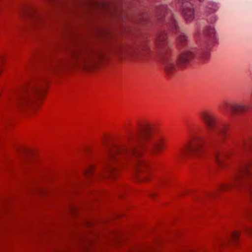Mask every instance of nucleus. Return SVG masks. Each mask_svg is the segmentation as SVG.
I'll list each match as a JSON object with an SVG mask.
<instances>
[{
    "label": "nucleus",
    "instance_id": "nucleus-1",
    "mask_svg": "<svg viewBox=\"0 0 252 252\" xmlns=\"http://www.w3.org/2000/svg\"><path fill=\"white\" fill-rule=\"evenodd\" d=\"M133 154V151L129 148L123 147L119 149L112 151L109 154L107 159V167L106 173L99 172L94 175L95 165L89 164L83 170L84 177H78L74 179L72 183V187L75 188H85L92 184H96L100 182L105 176L110 178H114L117 172V169L114 163L121 159H126Z\"/></svg>",
    "mask_w": 252,
    "mask_h": 252
},
{
    "label": "nucleus",
    "instance_id": "nucleus-23",
    "mask_svg": "<svg viewBox=\"0 0 252 252\" xmlns=\"http://www.w3.org/2000/svg\"><path fill=\"white\" fill-rule=\"evenodd\" d=\"M163 10V11H164V10H166V7H165V6H163V10Z\"/></svg>",
    "mask_w": 252,
    "mask_h": 252
},
{
    "label": "nucleus",
    "instance_id": "nucleus-12",
    "mask_svg": "<svg viewBox=\"0 0 252 252\" xmlns=\"http://www.w3.org/2000/svg\"><path fill=\"white\" fill-rule=\"evenodd\" d=\"M205 34L208 38V44L209 46L216 43L217 41V36L213 26H211L206 29Z\"/></svg>",
    "mask_w": 252,
    "mask_h": 252
},
{
    "label": "nucleus",
    "instance_id": "nucleus-20",
    "mask_svg": "<svg viewBox=\"0 0 252 252\" xmlns=\"http://www.w3.org/2000/svg\"><path fill=\"white\" fill-rule=\"evenodd\" d=\"M209 56H210L209 53L208 51H206L203 53V54L202 55L201 58L203 60L205 61H207L209 59Z\"/></svg>",
    "mask_w": 252,
    "mask_h": 252
},
{
    "label": "nucleus",
    "instance_id": "nucleus-8",
    "mask_svg": "<svg viewBox=\"0 0 252 252\" xmlns=\"http://www.w3.org/2000/svg\"><path fill=\"white\" fill-rule=\"evenodd\" d=\"M240 234V232L235 231L231 234V238H229L228 240L226 241L219 240L214 242L213 243V249H215L216 247L220 248L227 244H229L232 242L236 243Z\"/></svg>",
    "mask_w": 252,
    "mask_h": 252
},
{
    "label": "nucleus",
    "instance_id": "nucleus-22",
    "mask_svg": "<svg viewBox=\"0 0 252 252\" xmlns=\"http://www.w3.org/2000/svg\"><path fill=\"white\" fill-rule=\"evenodd\" d=\"M220 134H222V135H224L225 134V131H224V130L222 129H220Z\"/></svg>",
    "mask_w": 252,
    "mask_h": 252
},
{
    "label": "nucleus",
    "instance_id": "nucleus-19",
    "mask_svg": "<svg viewBox=\"0 0 252 252\" xmlns=\"http://www.w3.org/2000/svg\"><path fill=\"white\" fill-rule=\"evenodd\" d=\"M166 39V37L165 35H164V34L160 35L158 37V43L159 44H164L165 42Z\"/></svg>",
    "mask_w": 252,
    "mask_h": 252
},
{
    "label": "nucleus",
    "instance_id": "nucleus-18",
    "mask_svg": "<svg viewBox=\"0 0 252 252\" xmlns=\"http://www.w3.org/2000/svg\"><path fill=\"white\" fill-rule=\"evenodd\" d=\"M243 231L246 234L252 236V227L244 225L243 227Z\"/></svg>",
    "mask_w": 252,
    "mask_h": 252
},
{
    "label": "nucleus",
    "instance_id": "nucleus-13",
    "mask_svg": "<svg viewBox=\"0 0 252 252\" xmlns=\"http://www.w3.org/2000/svg\"><path fill=\"white\" fill-rule=\"evenodd\" d=\"M229 158V154L227 152H224L222 154L216 155V161L220 166H222L224 164L225 160Z\"/></svg>",
    "mask_w": 252,
    "mask_h": 252
},
{
    "label": "nucleus",
    "instance_id": "nucleus-9",
    "mask_svg": "<svg viewBox=\"0 0 252 252\" xmlns=\"http://www.w3.org/2000/svg\"><path fill=\"white\" fill-rule=\"evenodd\" d=\"M165 146V138L162 136L159 137L156 139L155 143L154 144L151 149V152L154 155H157L162 151Z\"/></svg>",
    "mask_w": 252,
    "mask_h": 252
},
{
    "label": "nucleus",
    "instance_id": "nucleus-3",
    "mask_svg": "<svg viewBox=\"0 0 252 252\" xmlns=\"http://www.w3.org/2000/svg\"><path fill=\"white\" fill-rule=\"evenodd\" d=\"M47 91V85H38L24 93L19 100V105L23 107H31L35 110Z\"/></svg>",
    "mask_w": 252,
    "mask_h": 252
},
{
    "label": "nucleus",
    "instance_id": "nucleus-4",
    "mask_svg": "<svg viewBox=\"0 0 252 252\" xmlns=\"http://www.w3.org/2000/svg\"><path fill=\"white\" fill-rule=\"evenodd\" d=\"M136 168L140 175L138 179L140 182H148L152 177L151 171L148 168L146 161L142 158L138 159L136 163Z\"/></svg>",
    "mask_w": 252,
    "mask_h": 252
},
{
    "label": "nucleus",
    "instance_id": "nucleus-16",
    "mask_svg": "<svg viewBox=\"0 0 252 252\" xmlns=\"http://www.w3.org/2000/svg\"><path fill=\"white\" fill-rule=\"evenodd\" d=\"M177 41L178 44L184 45L187 41V37L183 33H181L178 35Z\"/></svg>",
    "mask_w": 252,
    "mask_h": 252
},
{
    "label": "nucleus",
    "instance_id": "nucleus-2",
    "mask_svg": "<svg viewBox=\"0 0 252 252\" xmlns=\"http://www.w3.org/2000/svg\"><path fill=\"white\" fill-rule=\"evenodd\" d=\"M252 159H248L235 171L233 177L222 183L221 188H252Z\"/></svg>",
    "mask_w": 252,
    "mask_h": 252
},
{
    "label": "nucleus",
    "instance_id": "nucleus-10",
    "mask_svg": "<svg viewBox=\"0 0 252 252\" xmlns=\"http://www.w3.org/2000/svg\"><path fill=\"white\" fill-rule=\"evenodd\" d=\"M182 13L187 22H191L194 18V10L192 5L190 3L183 7Z\"/></svg>",
    "mask_w": 252,
    "mask_h": 252
},
{
    "label": "nucleus",
    "instance_id": "nucleus-5",
    "mask_svg": "<svg viewBox=\"0 0 252 252\" xmlns=\"http://www.w3.org/2000/svg\"><path fill=\"white\" fill-rule=\"evenodd\" d=\"M201 146L196 141L188 143L182 147L179 152V156L183 158L189 154H195L200 148Z\"/></svg>",
    "mask_w": 252,
    "mask_h": 252
},
{
    "label": "nucleus",
    "instance_id": "nucleus-7",
    "mask_svg": "<svg viewBox=\"0 0 252 252\" xmlns=\"http://www.w3.org/2000/svg\"><path fill=\"white\" fill-rule=\"evenodd\" d=\"M201 117L209 130L213 129L216 124V118L209 111H204L201 114Z\"/></svg>",
    "mask_w": 252,
    "mask_h": 252
},
{
    "label": "nucleus",
    "instance_id": "nucleus-21",
    "mask_svg": "<svg viewBox=\"0 0 252 252\" xmlns=\"http://www.w3.org/2000/svg\"><path fill=\"white\" fill-rule=\"evenodd\" d=\"M4 59L3 57L0 56V66H1L3 63Z\"/></svg>",
    "mask_w": 252,
    "mask_h": 252
},
{
    "label": "nucleus",
    "instance_id": "nucleus-11",
    "mask_svg": "<svg viewBox=\"0 0 252 252\" xmlns=\"http://www.w3.org/2000/svg\"><path fill=\"white\" fill-rule=\"evenodd\" d=\"M194 51L191 50L187 51L183 53L180 56L178 63L182 65L188 63L193 57Z\"/></svg>",
    "mask_w": 252,
    "mask_h": 252
},
{
    "label": "nucleus",
    "instance_id": "nucleus-15",
    "mask_svg": "<svg viewBox=\"0 0 252 252\" xmlns=\"http://www.w3.org/2000/svg\"><path fill=\"white\" fill-rule=\"evenodd\" d=\"M175 65L173 62L170 60L167 62L165 64V69L167 73H171L175 69Z\"/></svg>",
    "mask_w": 252,
    "mask_h": 252
},
{
    "label": "nucleus",
    "instance_id": "nucleus-14",
    "mask_svg": "<svg viewBox=\"0 0 252 252\" xmlns=\"http://www.w3.org/2000/svg\"><path fill=\"white\" fill-rule=\"evenodd\" d=\"M152 129L151 125L148 123H144L140 128L141 132L145 136L148 135Z\"/></svg>",
    "mask_w": 252,
    "mask_h": 252
},
{
    "label": "nucleus",
    "instance_id": "nucleus-6",
    "mask_svg": "<svg viewBox=\"0 0 252 252\" xmlns=\"http://www.w3.org/2000/svg\"><path fill=\"white\" fill-rule=\"evenodd\" d=\"M223 109L226 112L230 111L231 113H244L249 110V107L246 104H231L226 101L224 102Z\"/></svg>",
    "mask_w": 252,
    "mask_h": 252
},
{
    "label": "nucleus",
    "instance_id": "nucleus-17",
    "mask_svg": "<svg viewBox=\"0 0 252 252\" xmlns=\"http://www.w3.org/2000/svg\"><path fill=\"white\" fill-rule=\"evenodd\" d=\"M170 22L169 23V27L172 30L175 31V32H177V30H178V27L176 25V23L175 20L171 17V15H170Z\"/></svg>",
    "mask_w": 252,
    "mask_h": 252
},
{
    "label": "nucleus",
    "instance_id": "nucleus-24",
    "mask_svg": "<svg viewBox=\"0 0 252 252\" xmlns=\"http://www.w3.org/2000/svg\"><path fill=\"white\" fill-rule=\"evenodd\" d=\"M216 10H217V9H214L213 10V11H216Z\"/></svg>",
    "mask_w": 252,
    "mask_h": 252
}]
</instances>
